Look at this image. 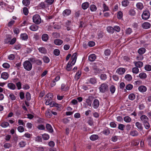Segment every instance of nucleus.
Segmentation results:
<instances>
[{"label":"nucleus","instance_id":"1","mask_svg":"<svg viewBox=\"0 0 151 151\" xmlns=\"http://www.w3.org/2000/svg\"><path fill=\"white\" fill-rule=\"evenodd\" d=\"M23 66L24 68L27 71L30 70L32 68V64L29 60H26L24 62Z\"/></svg>","mask_w":151,"mask_h":151},{"label":"nucleus","instance_id":"2","mask_svg":"<svg viewBox=\"0 0 151 151\" xmlns=\"http://www.w3.org/2000/svg\"><path fill=\"white\" fill-rule=\"evenodd\" d=\"M99 89L100 92L105 93L108 90V86L106 83H103L101 85Z\"/></svg>","mask_w":151,"mask_h":151},{"label":"nucleus","instance_id":"3","mask_svg":"<svg viewBox=\"0 0 151 151\" xmlns=\"http://www.w3.org/2000/svg\"><path fill=\"white\" fill-rule=\"evenodd\" d=\"M33 22L36 24H39L41 22V19L40 15L35 14L34 16L32 18Z\"/></svg>","mask_w":151,"mask_h":151},{"label":"nucleus","instance_id":"4","mask_svg":"<svg viewBox=\"0 0 151 151\" xmlns=\"http://www.w3.org/2000/svg\"><path fill=\"white\" fill-rule=\"evenodd\" d=\"M150 13L148 10L144 11L142 13V17L143 19L147 20L150 17Z\"/></svg>","mask_w":151,"mask_h":151},{"label":"nucleus","instance_id":"5","mask_svg":"<svg viewBox=\"0 0 151 151\" xmlns=\"http://www.w3.org/2000/svg\"><path fill=\"white\" fill-rule=\"evenodd\" d=\"M77 53L75 52L73 54L71 57V60H72L71 62H70V63L73 65L76 62L77 58Z\"/></svg>","mask_w":151,"mask_h":151},{"label":"nucleus","instance_id":"6","mask_svg":"<svg viewBox=\"0 0 151 151\" xmlns=\"http://www.w3.org/2000/svg\"><path fill=\"white\" fill-rule=\"evenodd\" d=\"M140 119L143 124L148 122L149 121V119L147 117L144 115H142L140 116Z\"/></svg>","mask_w":151,"mask_h":151},{"label":"nucleus","instance_id":"7","mask_svg":"<svg viewBox=\"0 0 151 151\" xmlns=\"http://www.w3.org/2000/svg\"><path fill=\"white\" fill-rule=\"evenodd\" d=\"M99 101L97 99H95L93 101V106L95 109H97L99 106Z\"/></svg>","mask_w":151,"mask_h":151},{"label":"nucleus","instance_id":"8","mask_svg":"<svg viewBox=\"0 0 151 151\" xmlns=\"http://www.w3.org/2000/svg\"><path fill=\"white\" fill-rule=\"evenodd\" d=\"M125 71V69L124 68H120L116 70V73L120 75H122L124 73Z\"/></svg>","mask_w":151,"mask_h":151},{"label":"nucleus","instance_id":"9","mask_svg":"<svg viewBox=\"0 0 151 151\" xmlns=\"http://www.w3.org/2000/svg\"><path fill=\"white\" fill-rule=\"evenodd\" d=\"M9 75L7 73L3 72L1 75V77L4 80H6L9 77Z\"/></svg>","mask_w":151,"mask_h":151},{"label":"nucleus","instance_id":"10","mask_svg":"<svg viewBox=\"0 0 151 151\" xmlns=\"http://www.w3.org/2000/svg\"><path fill=\"white\" fill-rule=\"evenodd\" d=\"M135 125L137 127L140 131H141L143 130V127L141 123L139 122H137L136 123Z\"/></svg>","mask_w":151,"mask_h":151},{"label":"nucleus","instance_id":"11","mask_svg":"<svg viewBox=\"0 0 151 151\" xmlns=\"http://www.w3.org/2000/svg\"><path fill=\"white\" fill-rule=\"evenodd\" d=\"M39 28L38 26L36 24H33L30 27V29L32 31H36Z\"/></svg>","mask_w":151,"mask_h":151},{"label":"nucleus","instance_id":"12","mask_svg":"<svg viewBox=\"0 0 151 151\" xmlns=\"http://www.w3.org/2000/svg\"><path fill=\"white\" fill-rule=\"evenodd\" d=\"M63 41L60 39H56L54 41V43L57 45H60L63 43Z\"/></svg>","mask_w":151,"mask_h":151},{"label":"nucleus","instance_id":"13","mask_svg":"<svg viewBox=\"0 0 151 151\" xmlns=\"http://www.w3.org/2000/svg\"><path fill=\"white\" fill-rule=\"evenodd\" d=\"M138 90L139 91L144 92L146 91L147 88L145 86L142 85L139 87Z\"/></svg>","mask_w":151,"mask_h":151},{"label":"nucleus","instance_id":"14","mask_svg":"<svg viewBox=\"0 0 151 151\" xmlns=\"http://www.w3.org/2000/svg\"><path fill=\"white\" fill-rule=\"evenodd\" d=\"M71 13V11L70 9H67L64 11L63 12V14L64 16H67L70 15Z\"/></svg>","mask_w":151,"mask_h":151},{"label":"nucleus","instance_id":"15","mask_svg":"<svg viewBox=\"0 0 151 151\" xmlns=\"http://www.w3.org/2000/svg\"><path fill=\"white\" fill-rule=\"evenodd\" d=\"M142 26L143 28L147 29L150 27V24L149 22H145L142 24Z\"/></svg>","mask_w":151,"mask_h":151},{"label":"nucleus","instance_id":"16","mask_svg":"<svg viewBox=\"0 0 151 151\" xmlns=\"http://www.w3.org/2000/svg\"><path fill=\"white\" fill-rule=\"evenodd\" d=\"M93 98V97L92 96H89L88 98V99L86 100V103L89 106H91V105L92 101L91 99Z\"/></svg>","mask_w":151,"mask_h":151},{"label":"nucleus","instance_id":"17","mask_svg":"<svg viewBox=\"0 0 151 151\" xmlns=\"http://www.w3.org/2000/svg\"><path fill=\"white\" fill-rule=\"evenodd\" d=\"M38 50L40 52L42 53L45 54L47 52V50L44 47H40L38 48Z\"/></svg>","mask_w":151,"mask_h":151},{"label":"nucleus","instance_id":"18","mask_svg":"<svg viewBox=\"0 0 151 151\" xmlns=\"http://www.w3.org/2000/svg\"><path fill=\"white\" fill-rule=\"evenodd\" d=\"M96 55L94 54L90 55L88 57L89 60L91 61H94L96 59Z\"/></svg>","mask_w":151,"mask_h":151},{"label":"nucleus","instance_id":"19","mask_svg":"<svg viewBox=\"0 0 151 151\" xmlns=\"http://www.w3.org/2000/svg\"><path fill=\"white\" fill-rule=\"evenodd\" d=\"M46 128L49 132L52 133L53 132V129L51 125L49 124H47L46 126Z\"/></svg>","mask_w":151,"mask_h":151},{"label":"nucleus","instance_id":"20","mask_svg":"<svg viewBox=\"0 0 151 151\" xmlns=\"http://www.w3.org/2000/svg\"><path fill=\"white\" fill-rule=\"evenodd\" d=\"M48 36L46 34H44L42 36V39L43 41H47L48 39Z\"/></svg>","mask_w":151,"mask_h":151},{"label":"nucleus","instance_id":"21","mask_svg":"<svg viewBox=\"0 0 151 151\" xmlns=\"http://www.w3.org/2000/svg\"><path fill=\"white\" fill-rule=\"evenodd\" d=\"M89 81L92 84H95L97 82L96 79L95 77L91 78L89 79Z\"/></svg>","mask_w":151,"mask_h":151},{"label":"nucleus","instance_id":"22","mask_svg":"<svg viewBox=\"0 0 151 151\" xmlns=\"http://www.w3.org/2000/svg\"><path fill=\"white\" fill-rule=\"evenodd\" d=\"M135 66L137 67L141 68L143 66V63L141 61L134 62Z\"/></svg>","mask_w":151,"mask_h":151},{"label":"nucleus","instance_id":"23","mask_svg":"<svg viewBox=\"0 0 151 151\" xmlns=\"http://www.w3.org/2000/svg\"><path fill=\"white\" fill-rule=\"evenodd\" d=\"M7 86L9 88L12 90H14L16 88V86L15 84L12 83H8Z\"/></svg>","mask_w":151,"mask_h":151},{"label":"nucleus","instance_id":"24","mask_svg":"<svg viewBox=\"0 0 151 151\" xmlns=\"http://www.w3.org/2000/svg\"><path fill=\"white\" fill-rule=\"evenodd\" d=\"M129 134L132 136H137L138 135V133L137 131L134 130L131 131Z\"/></svg>","mask_w":151,"mask_h":151},{"label":"nucleus","instance_id":"25","mask_svg":"<svg viewBox=\"0 0 151 151\" xmlns=\"http://www.w3.org/2000/svg\"><path fill=\"white\" fill-rule=\"evenodd\" d=\"M99 138V136L96 134H93L91 136L90 139L92 141H95Z\"/></svg>","mask_w":151,"mask_h":151},{"label":"nucleus","instance_id":"26","mask_svg":"<svg viewBox=\"0 0 151 151\" xmlns=\"http://www.w3.org/2000/svg\"><path fill=\"white\" fill-rule=\"evenodd\" d=\"M93 69L94 70V73L95 75H96L98 73H99L100 72V70L97 68L95 66L93 67Z\"/></svg>","mask_w":151,"mask_h":151},{"label":"nucleus","instance_id":"27","mask_svg":"<svg viewBox=\"0 0 151 151\" xmlns=\"http://www.w3.org/2000/svg\"><path fill=\"white\" fill-rule=\"evenodd\" d=\"M107 30L108 32L113 33L114 32V28L111 27L109 26L107 27Z\"/></svg>","mask_w":151,"mask_h":151},{"label":"nucleus","instance_id":"28","mask_svg":"<svg viewBox=\"0 0 151 151\" xmlns=\"http://www.w3.org/2000/svg\"><path fill=\"white\" fill-rule=\"evenodd\" d=\"M139 77L141 79H145L147 78V76L145 73L142 72L139 74Z\"/></svg>","mask_w":151,"mask_h":151},{"label":"nucleus","instance_id":"29","mask_svg":"<svg viewBox=\"0 0 151 151\" xmlns=\"http://www.w3.org/2000/svg\"><path fill=\"white\" fill-rule=\"evenodd\" d=\"M21 38L24 40H26L28 38L27 35L26 33H23L21 35Z\"/></svg>","mask_w":151,"mask_h":151},{"label":"nucleus","instance_id":"30","mask_svg":"<svg viewBox=\"0 0 151 151\" xmlns=\"http://www.w3.org/2000/svg\"><path fill=\"white\" fill-rule=\"evenodd\" d=\"M146 49L144 48H141L139 49L138 52L140 55H142L145 53Z\"/></svg>","mask_w":151,"mask_h":151},{"label":"nucleus","instance_id":"31","mask_svg":"<svg viewBox=\"0 0 151 151\" xmlns=\"http://www.w3.org/2000/svg\"><path fill=\"white\" fill-rule=\"evenodd\" d=\"M136 6L137 9L142 10L143 8L142 4L140 2H139L137 4Z\"/></svg>","mask_w":151,"mask_h":151},{"label":"nucleus","instance_id":"32","mask_svg":"<svg viewBox=\"0 0 151 151\" xmlns=\"http://www.w3.org/2000/svg\"><path fill=\"white\" fill-rule=\"evenodd\" d=\"M88 6L89 4L87 2L83 3L82 5V8L84 10L87 9L88 7Z\"/></svg>","mask_w":151,"mask_h":151},{"label":"nucleus","instance_id":"33","mask_svg":"<svg viewBox=\"0 0 151 151\" xmlns=\"http://www.w3.org/2000/svg\"><path fill=\"white\" fill-rule=\"evenodd\" d=\"M102 133L105 135H108L110 133V130L108 129H104Z\"/></svg>","mask_w":151,"mask_h":151},{"label":"nucleus","instance_id":"34","mask_svg":"<svg viewBox=\"0 0 151 151\" xmlns=\"http://www.w3.org/2000/svg\"><path fill=\"white\" fill-rule=\"evenodd\" d=\"M9 125V123L7 122H4L2 123L0 126L3 128H6Z\"/></svg>","mask_w":151,"mask_h":151},{"label":"nucleus","instance_id":"35","mask_svg":"<svg viewBox=\"0 0 151 151\" xmlns=\"http://www.w3.org/2000/svg\"><path fill=\"white\" fill-rule=\"evenodd\" d=\"M72 65H73L70 63V62H69L67 65V70L68 71L70 70L72 68Z\"/></svg>","mask_w":151,"mask_h":151},{"label":"nucleus","instance_id":"36","mask_svg":"<svg viewBox=\"0 0 151 151\" xmlns=\"http://www.w3.org/2000/svg\"><path fill=\"white\" fill-rule=\"evenodd\" d=\"M124 120L126 122H129L131 121V119L128 116H126L124 117Z\"/></svg>","mask_w":151,"mask_h":151},{"label":"nucleus","instance_id":"37","mask_svg":"<svg viewBox=\"0 0 151 151\" xmlns=\"http://www.w3.org/2000/svg\"><path fill=\"white\" fill-rule=\"evenodd\" d=\"M125 78L128 81H131L132 79V76L129 74L126 75L125 76Z\"/></svg>","mask_w":151,"mask_h":151},{"label":"nucleus","instance_id":"38","mask_svg":"<svg viewBox=\"0 0 151 151\" xmlns=\"http://www.w3.org/2000/svg\"><path fill=\"white\" fill-rule=\"evenodd\" d=\"M129 14L132 16H134L136 14L135 10L134 9H131L129 11Z\"/></svg>","mask_w":151,"mask_h":151},{"label":"nucleus","instance_id":"39","mask_svg":"<svg viewBox=\"0 0 151 151\" xmlns=\"http://www.w3.org/2000/svg\"><path fill=\"white\" fill-rule=\"evenodd\" d=\"M110 90L111 92L112 93H114L115 91V88L114 86L111 85L110 86Z\"/></svg>","mask_w":151,"mask_h":151},{"label":"nucleus","instance_id":"40","mask_svg":"<svg viewBox=\"0 0 151 151\" xmlns=\"http://www.w3.org/2000/svg\"><path fill=\"white\" fill-rule=\"evenodd\" d=\"M12 146V144L9 143H5L4 145V147L5 149H9Z\"/></svg>","mask_w":151,"mask_h":151},{"label":"nucleus","instance_id":"41","mask_svg":"<svg viewBox=\"0 0 151 151\" xmlns=\"http://www.w3.org/2000/svg\"><path fill=\"white\" fill-rule=\"evenodd\" d=\"M23 4L25 6H27L30 4V1L29 0H23Z\"/></svg>","mask_w":151,"mask_h":151},{"label":"nucleus","instance_id":"42","mask_svg":"<svg viewBox=\"0 0 151 151\" xmlns=\"http://www.w3.org/2000/svg\"><path fill=\"white\" fill-rule=\"evenodd\" d=\"M135 98V95L134 93H131L129 96V99L131 100H133Z\"/></svg>","mask_w":151,"mask_h":151},{"label":"nucleus","instance_id":"43","mask_svg":"<svg viewBox=\"0 0 151 151\" xmlns=\"http://www.w3.org/2000/svg\"><path fill=\"white\" fill-rule=\"evenodd\" d=\"M129 2L127 0H124L122 2V5L124 6H128L129 4Z\"/></svg>","mask_w":151,"mask_h":151},{"label":"nucleus","instance_id":"44","mask_svg":"<svg viewBox=\"0 0 151 151\" xmlns=\"http://www.w3.org/2000/svg\"><path fill=\"white\" fill-rule=\"evenodd\" d=\"M11 38L9 36H7L6 37V38L4 40V42L5 43H8L10 42Z\"/></svg>","mask_w":151,"mask_h":151},{"label":"nucleus","instance_id":"45","mask_svg":"<svg viewBox=\"0 0 151 151\" xmlns=\"http://www.w3.org/2000/svg\"><path fill=\"white\" fill-rule=\"evenodd\" d=\"M125 126L122 124H119V126L118 127V129H119L123 131L124 130V128H125Z\"/></svg>","mask_w":151,"mask_h":151},{"label":"nucleus","instance_id":"46","mask_svg":"<svg viewBox=\"0 0 151 151\" xmlns=\"http://www.w3.org/2000/svg\"><path fill=\"white\" fill-rule=\"evenodd\" d=\"M139 71V69L137 67L133 68L132 69V72L134 73L137 74L138 73Z\"/></svg>","mask_w":151,"mask_h":151},{"label":"nucleus","instance_id":"47","mask_svg":"<svg viewBox=\"0 0 151 151\" xmlns=\"http://www.w3.org/2000/svg\"><path fill=\"white\" fill-rule=\"evenodd\" d=\"M42 138L45 140H48L49 138V135L46 134H44L42 135Z\"/></svg>","mask_w":151,"mask_h":151},{"label":"nucleus","instance_id":"48","mask_svg":"<svg viewBox=\"0 0 151 151\" xmlns=\"http://www.w3.org/2000/svg\"><path fill=\"white\" fill-rule=\"evenodd\" d=\"M43 60L44 62L46 63H48L50 61V59L49 58L46 56H44L43 57Z\"/></svg>","mask_w":151,"mask_h":151},{"label":"nucleus","instance_id":"49","mask_svg":"<svg viewBox=\"0 0 151 151\" xmlns=\"http://www.w3.org/2000/svg\"><path fill=\"white\" fill-rule=\"evenodd\" d=\"M100 78L101 80H105L107 78V76L105 74H102L100 75Z\"/></svg>","mask_w":151,"mask_h":151},{"label":"nucleus","instance_id":"50","mask_svg":"<svg viewBox=\"0 0 151 151\" xmlns=\"http://www.w3.org/2000/svg\"><path fill=\"white\" fill-rule=\"evenodd\" d=\"M104 53L106 56L109 55L111 54V51L109 49H106L104 51Z\"/></svg>","mask_w":151,"mask_h":151},{"label":"nucleus","instance_id":"51","mask_svg":"<svg viewBox=\"0 0 151 151\" xmlns=\"http://www.w3.org/2000/svg\"><path fill=\"white\" fill-rule=\"evenodd\" d=\"M139 143V142L138 140H134L132 142L131 144L133 146L137 145Z\"/></svg>","mask_w":151,"mask_h":151},{"label":"nucleus","instance_id":"52","mask_svg":"<svg viewBox=\"0 0 151 151\" xmlns=\"http://www.w3.org/2000/svg\"><path fill=\"white\" fill-rule=\"evenodd\" d=\"M90 10L91 11H95L97 9V8L95 5H92L90 6Z\"/></svg>","mask_w":151,"mask_h":151},{"label":"nucleus","instance_id":"53","mask_svg":"<svg viewBox=\"0 0 151 151\" xmlns=\"http://www.w3.org/2000/svg\"><path fill=\"white\" fill-rule=\"evenodd\" d=\"M23 12L24 14L25 15H28V10L27 7H24L23 8Z\"/></svg>","mask_w":151,"mask_h":151},{"label":"nucleus","instance_id":"54","mask_svg":"<svg viewBox=\"0 0 151 151\" xmlns=\"http://www.w3.org/2000/svg\"><path fill=\"white\" fill-rule=\"evenodd\" d=\"M144 125L145 128L146 129H148L150 127V125L148 122H145L143 124Z\"/></svg>","mask_w":151,"mask_h":151},{"label":"nucleus","instance_id":"55","mask_svg":"<svg viewBox=\"0 0 151 151\" xmlns=\"http://www.w3.org/2000/svg\"><path fill=\"white\" fill-rule=\"evenodd\" d=\"M54 55L56 56H58L60 54V50L58 49H55L53 52Z\"/></svg>","mask_w":151,"mask_h":151},{"label":"nucleus","instance_id":"56","mask_svg":"<svg viewBox=\"0 0 151 151\" xmlns=\"http://www.w3.org/2000/svg\"><path fill=\"white\" fill-rule=\"evenodd\" d=\"M145 68L146 70L150 71L151 70V66L149 65H146L145 66Z\"/></svg>","mask_w":151,"mask_h":151},{"label":"nucleus","instance_id":"57","mask_svg":"<svg viewBox=\"0 0 151 151\" xmlns=\"http://www.w3.org/2000/svg\"><path fill=\"white\" fill-rule=\"evenodd\" d=\"M17 129L19 132H23L24 130V127L22 126H19L18 127Z\"/></svg>","mask_w":151,"mask_h":151},{"label":"nucleus","instance_id":"58","mask_svg":"<svg viewBox=\"0 0 151 151\" xmlns=\"http://www.w3.org/2000/svg\"><path fill=\"white\" fill-rule=\"evenodd\" d=\"M16 85L18 89H20L22 88V84L20 82H19L16 83Z\"/></svg>","mask_w":151,"mask_h":151},{"label":"nucleus","instance_id":"59","mask_svg":"<svg viewBox=\"0 0 151 151\" xmlns=\"http://www.w3.org/2000/svg\"><path fill=\"white\" fill-rule=\"evenodd\" d=\"M45 115L47 117L49 118L51 117L52 115L51 113L49 111H47L46 112Z\"/></svg>","mask_w":151,"mask_h":151},{"label":"nucleus","instance_id":"60","mask_svg":"<svg viewBox=\"0 0 151 151\" xmlns=\"http://www.w3.org/2000/svg\"><path fill=\"white\" fill-rule=\"evenodd\" d=\"M133 88V86L131 84H129L126 86V89L127 90H130Z\"/></svg>","mask_w":151,"mask_h":151},{"label":"nucleus","instance_id":"61","mask_svg":"<svg viewBox=\"0 0 151 151\" xmlns=\"http://www.w3.org/2000/svg\"><path fill=\"white\" fill-rule=\"evenodd\" d=\"M61 105L58 104L54 102V107H56L58 108L57 109L58 110H60V107H61Z\"/></svg>","mask_w":151,"mask_h":151},{"label":"nucleus","instance_id":"62","mask_svg":"<svg viewBox=\"0 0 151 151\" xmlns=\"http://www.w3.org/2000/svg\"><path fill=\"white\" fill-rule=\"evenodd\" d=\"M26 98L27 100V101H29L31 99V96L30 94L28 93L27 92L26 93Z\"/></svg>","mask_w":151,"mask_h":151},{"label":"nucleus","instance_id":"63","mask_svg":"<svg viewBox=\"0 0 151 151\" xmlns=\"http://www.w3.org/2000/svg\"><path fill=\"white\" fill-rule=\"evenodd\" d=\"M3 67L5 68H9L10 67L9 65L7 63H4L3 64Z\"/></svg>","mask_w":151,"mask_h":151},{"label":"nucleus","instance_id":"64","mask_svg":"<svg viewBox=\"0 0 151 151\" xmlns=\"http://www.w3.org/2000/svg\"><path fill=\"white\" fill-rule=\"evenodd\" d=\"M52 35L54 37L57 38L60 36V35L57 32H53L52 33Z\"/></svg>","mask_w":151,"mask_h":151}]
</instances>
